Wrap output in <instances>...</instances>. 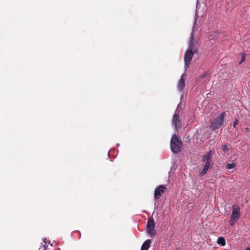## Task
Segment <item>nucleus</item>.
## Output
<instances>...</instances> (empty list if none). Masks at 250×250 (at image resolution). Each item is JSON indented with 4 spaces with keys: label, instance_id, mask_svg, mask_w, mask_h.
<instances>
[{
    "label": "nucleus",
    "instance_id": "obj_4",
    "mask_svg": "<svg viewBox=\"0 0 250 250\" xmlns=\"http://www.w3.org/2000/svg\"><path fill=\"white\" fill-rule=\"evenodd\" d=\"M226 113L223 112L220 114L211 123L210 126L212 130H215L221 127L223 124Z\"/></svg>",
    "mask_w": 250,
    "mask_h": 250
},
{
    "label": "nucleus",
    "instance_id": "obj_7",
    "mask_svg": "<svg viewBox=\"0 0 250 250\" xmlns=\"http://www.w3.org/2000/svg\"><path fill=\"white\" fill-rule=\"evenodd\" d=\"M166 188L162 185H160L154 191V197L156 199H159L161 197V193L165 192Z\"/></svg>",
    "mask_w": 250,
    "mask_h": 250
},
{
    "label": "nucleus",
    "instance_id": "obj_1",
    "mask_svg": "<svg viewBox=\"0 0 250 250\" xmlns=\"http://www.w3.org/2000/svg\"><path fill=\"white\" fill-rule=\"evenodd\" d=\"M194 31H192L190 40L189 42V48L186 51L184 56V62L185 67H188L190 64V62L192 59L193 54L192 52V48L197 44L196 41L193 37Z\"/></svg>",
    "mask_w": 250,
    "mask_h": 250
},
{
    "label": "nucleus",
    "instance_id": "obj_15",
    "mask_svg": "<svg viewBox=\"0 0 250 250\" xmlns=\"http://www.w3.org/2000/svg\"><path fill=\"white\" fill-rule=\"evenodd\" d=\"M235 167L234 163H228L226 165V168L228 169L233 168Z\"/></svg>",
    "mask_w": 250,
    "mask_h": 250
},
{
    "label": "nucleus",
    "instance_id": "obj_12",
    "mask_svg": "<svg viewBox=\"0 0 250 250\" xmlns=\"http://www.w3.org/2000/svg\"><path fill=\"white\" fill-rule=\"evenodd\" d=\"M199 5H200V4L198 3V1L197 0V4H196V11H195V19H194V25L193 26V28H192V31H194V29L195 27L196 20H197V18H198V14H197V13H198L197 10L199 8Z\"/></svg>",
    "mask_w": 250,
    "mask_h": 250
},
{
    "label": "nucleus",
    "instance_id": "obj_2",
    "mask_svg": "<svg viewBox=\"0 0 250 250\" xmlns=\"http://www.w3.org/2000/svg\"><path fill=\"white\" fill-rule=\"evenodd\" d=\"M170 145L171 151L174 153L177 154L181 151L182 142L178 139L176 134H174L171 137Z\"/></svg>",
    "mask_w": 250,
    "mask_h": 250
},
{
    "label": "nucleus",
    "instance_id": "obj_6",
    "mask_svg": "<svg viewBox=\"0 0 250 250\" xmlns=\"http://www.w3.org/2000/svg\"><path fill=\"white\" fill-rule=\"evenodd\" d=\"M178 107L179 105L175 112L172 119V124L174 125L175 129H177V127H180L181 125L180 121L179 119L180 111L178 109Z\"/></svg>",
    "mask_w": 250,
    "mask_h": 250
},
{
    "label": "nucleus",
    "instance_id": "obj_3",
    "mask_svg": "<svg viewBox=\"0 0 250 250\" xmlns=\"http://www.w3.org/2000/svg\"><path fill=\"white\" fill-rule=\"evenodd\" d=\"M240 216V208L237 205L234 204L232 207V213L231 214L229 221L230 225L231 226H233L236 222L239 219Z\"/></svg>",
    "mask_w": 250,
    "mask_h": 250
},
{
    "label": "nucleus",
    "instance_id": "obj_20",
    "mask_svg": "<svg viewBox=\"0 0 250 250\" xmlns=\"http://www.w3.org/2000/svg\"><path fill=\"white\" fill-rule=\"evenodd\" d=\"M206 75H206V74H204V75H203V77H203V78H204L206 76Z\"/></svg>",
    "mask_w": 250,
    "mask_h": 250
},
{
    "label": "nucleus",
    "instance_id": "obj_21",
    "mask_svg": "<svg viewBox=\"0 0 250 250\" xmlns=\"http://www.w3.org/2000/svg\"><path fill=\"white\" fill-rule=\"evenodd\" d=\"M246 250H250V248L246 249Z\"/></svg>",
    "mask_w": 250,
    "mask_h": 250
},
{
    "label": "nucleus",
    "instance_id": "obj_14",
    "mask_svg": "<svg viewBox=\"0 0 250 250\" xmlns=\"http://www.w3.org/2000/svg\"><path fill=\"white\" fill-rule=\"evenodd\" d=\"M48 247V244H47L46 241H44L43 242L42 244V247H40L39 250L42 249L43 248V249L42 250H47Z\"/></svg>",
    "mask_w": 250,
    "mask_h": 250
},
{
    "label": "nucleus",
    "instance_id": "obj_17",
    "mask_svg": "<svg viewBox=\"0 0 250 250\" xmlns=\"http://www.w3.org/2000/svg\"><path fill=\"white\" fill-rule=\"evenodd\" d=\"M246 60V55L245 54H242L241 57V60L239 62V64H241L242 63Z\"/></svg>",
    "mask_w": 250,
    "mask_h": 250
},
{
    "label": "nucleus",
    "instance_id": "obj_10",
    "mask_svg": "<svg viewBox=\"0 0 250 250\" xmlns=\"http://www.w3.org/2000/svg\"><path fill=\"white\" fill-rule=\"evenodd\" d=\"M210 163L208 162L207 163L205 164V165H204V167L202 168V170H201V171L200 173V175L201 176H203V175H205L207 173V172L208 170V168L210 167Z\"/></svg>",
    "mask_w": 250,
    "mask_h": 250
},
{
    "label": "nucleus",
    "instance_id": "obj_11",
    "mask_svg": "<svg viewBox=\"0 0 250 250\" xmlns=\"http://www.w3.org/2000/svg\"><path fill=\"white\" fill-rule=\"evenodd\" d=\"M151 241L150 239L145 241L142 245L141 250H148L150 247Z\"/></svg>",
    "mask_w": 250,
    "mask_h": 250
},
{
    "label": "nucleus",
    "instance_id": "obj_16",
    "mask_svg": "<svg viewBox=\"0 0 250 250\" xmlns=\"http://www.w3.org/2000/svg\"><path fill=\"white\" fill-rule=\"evenodd\" d=\"M222 149L224 152H227L229 150L228 146L227 145H224L222 146Z\"/></svg>",
    "mask_w": 250,
    "mask_h": 250
},
{
    "label": "nucleus",
    "instance_id": "obj_22",
    "mask_svg": "<svg viewBox=\"0 0 250 250\" xmlns=\"http://www.w3.org/2000/svg\"><path fill=\"white\" fill-rule=\"evenodd\" d=\"M117 146H119V144H117Z\"/></svg>",
    "mask_w": 250,
    "mask_h": 250
},
{
    "label": "nucleus",
    "instance_id": "obj_19",
    "mask_svg": "<svg viewBox=\"0 0 250 250\" xmlns=\"http://www.w3.org/2000/svg\"><path fill=\"white\" fill-rule=\"evenodd\" d=\"M111 150H110V151H109V152H108V157H109V154H110V153H111Z\"/></svg>",
    "mask_w": 250,
    "mask_h": 250
},
{
    "label": "nucleus",
    "instance_id": "obj_18",
    "mask_svg": "<svg viewBox=\"0 0 250 250\" xmlns=\"http://www.w3.org/2000/svg\"><path fill=\"white\" fill-rule=\"evenodd\" d=\"M238 121L236 120L233 123V126L234 127H235V126L238 125Z\"/></svg>",
    "mask_w": 250,
    "mask_h": 250
},
{
    "label": "nucleus",
    "instance_id": "obj_8",
    "mask_svg": "<svg viewBox=\"0 0 250 250\" xmlns=\"http://www.w3.org/2000/svg\"><path fill=\"white\" fill-rule=\"evenodd\" d=\"M212 155V151H208L207 154L203 156L202 161L205 163H210V160Z\"/></svg>",
    "mask_w": 250,
    "mask_h": 250
},
{
    "label": "nucleus",
    "instance_id": "obj_5",
    "mask_svg": "<svg viewBox=\"0 0 250 250\" xmlns=\"http://www.w3.org/2000/svg\"><path fill=\"white\" fill-rule=\"evenodd\" d=\"M155 223L152 218L148 219L146 224V231L151 236H154L156 234L155 230Z\"/></svg>",
    "mask_w": 250,
    "mask_h": 250
},
{
    "label": "nucleus",
    "instance_id": "obj_9",
    "mask_svg": "<svg viewBox=\"0 0 250 250\" xmlns=\"http://www.w3.org/2000/svg\"><path fill=\"white\" fill-rule=\"evenodd\" d=\"M185 80L183 78V76L182 75L180 79L179 80V82L178 83V85H177V88L180 91H182L183 90V89L184 88V87H185Z\"/></svg>",
    "mask_w": 250,
    "mask_h": 250
},
{
    "label": "nucleus",
    "instance_id": "obj_13",
    "mask_svg": "<svg viewBox=\"0 0 250 250\" xmlns=\"http://www.w3.org/2000/svg\"><path fill=\"white\" fill-rule=\"evenodd\" d=\"M218 244L222 246H224L226 244L225 239L222 237H219L217 241Z\"/></svg>",
    "mask_w": 250,
    "mask_h": 250
}]
</instances>
